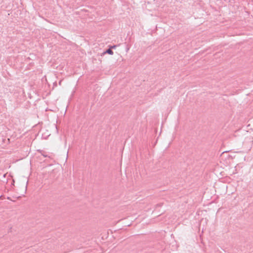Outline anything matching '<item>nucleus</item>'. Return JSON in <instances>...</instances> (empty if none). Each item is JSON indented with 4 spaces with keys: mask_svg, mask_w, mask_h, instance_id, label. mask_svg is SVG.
<instances>
[{
    "mask_svg": "<svg viewBox=\"0 0 253 253\" xmlns=\"http://www.w3.org/2000/svg\"><path fill=\"white\" fill-rule=\"evenodd\" d=\"M106 52L109 54H111V55H112L113 54V51L111 49H108L107 51H106Z\"/></svg>",
    "mask_w": 253,
    "mask_h": 253,
    "instance_id": "nucleus-1",
    "label": "nucleus"
}]
</instances>
